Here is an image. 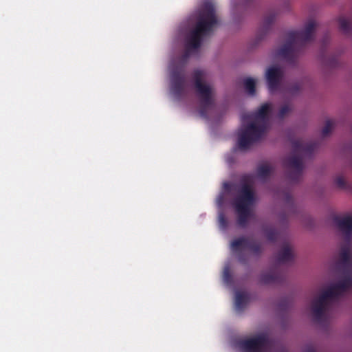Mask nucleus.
<instances>
[{
	"mask_svg": "<svg viewBox=\"0 0 352 352\" xmlns=\"http://www.w3.org/2000/svg\"><path fill=\"white\" fill-rule=\"evenodd\" d=\"M333 220L344 239V243L342 245L340 252V263L343 267L344 276L338 283L331 285L311 302V311L314 319L316 322L324 320L325 313L329 310L332 301L338 300L352 287V215L336 216Z\"/></svg>",
	"mask_w": 352,
	"mask_h": 352,
	"instance_id": "nucleus-1",
	"label": "nucleus"
},
{
	"mask_svg": "<svg viewBox=\"0 0 352 352\" xmlns=\"http://www.w3.org/2000/svg\"><path fill=\"white\" fill-rule=\"evenodd\" d=\"M271 112V104L265 103L256 111L243 116V122L246 120L251 122L239 132L237 146L239 150H247L261 139L268 129Z\"/></svg>",
	"mask_w": 352,
	"mask_h": 352,
	"instance_id": "nucleus-2",
	"label": "nucleus"
},
{
	"mask_svg": "<svg viewBox=\"0 0 352 352\" xmlns=\"http://www.w3.org/2000/svg\"><path fill=\"white\" fill-rule=\"evenodd\" d=\"M214 5L210 1L203 3L199 10L194 28L187 36L184 58H188L192 50H198L204 37L209 36L218 24Z\"/></svg>",
	"mask_w": 352,
	"mask_h": 352,
	"instance_id": "nucleus-3",
	"label": "nucleus"
},
{
	"mask_svg": "<svg viewBox=\"0 0 352 352\" xmlns=\"http://www.w3.org/2000/svg\"><path fill=\"white\" fill-rule=\"evenodd\" d=\"M316 26V22L309 20L304 30L287 32L286 42L278 50L276 55L289 63L294 64L300 52L305 49L308 43L314 40Z\"/></svg>",
	"mask_w": 352,
	"mask_h": 352,
	"instance_id": "nucleus-4",
	"label": "nucleus"
},
{
	"mask_svg": "<svg viewBox=\"0 0 352 352\" xmlns=\"http://www.w3.org/2000/svg\"><path fill=\"white\" fill-rule=\"evenodd\" d=\"M252 183L251 176H243L241 179L239 195L233 200V206L238 214L237 223L241 228L246 227L248 219L254 217L250 210V207L255 202V193Z\"/></svg>",
	"mask_w": 352,
	"mask_h": 352,
	"instance_id": "nucleus-5",
	"label": "nucleus"
},
{
	"mask_svg": "<svg viewBox=\"0 0 352 352\" xmlns=\"http://www.w3.org/2000/svg\"><path fill=\"white\" fill-rule=\"evenodd\" d=\"M293 154L284 160L285 166L294 168V171L288 173V177L293 182H297L300 178L303 169L302 159L298 154L299 153L311 155L317 146L316 142L304 144L301 140H297L292 142Z\"/></svg>",
	"mask_w": 352,
	"mask_h": 352,
	"instance_id": "nucleus-6",
	"label": "nucleus"
},
{
	"mask_svg": "<svg viewBox=\"0 0 352 352\" xmlns=\"http://www.w3.org/2000/svg\"><path fill=\"white\" fill-rule=\"evenodd\" d=\"M204 72L195 70L193 73V80L197 96L199 100V114L202 118H208V111L214 102V93L212 87L202 81Z\"/></svg>",
	"mask_w": 352,
	"mask_h": 352,
	"instance_id": "nucleus-7",
	"label": "nucleus"
},
{
	"mask_svg": "<svg viewBox=\"0 0 352 352\" xmlns=\"http://www.w3.org/2000/svg\"><path fill=\"white\" fill-rule=\"evenodd\" d=\"M230 248L232 252L237 254L238 261L242 264H247L248 256L241 252L242 249H248L256 256H259L263 248L260 243L250 240L245 236H241L232 240L230 243Z\"/></svg>",
	"mask_w": 352,
	"mask_h": 352,
	"instance_id": "nucleus-8",
	"label": "nucleus"
},
{
	"mask_svg": "<svg viewBox=\"0 0 352 352\" xmlns=\"http://www.w3.org/2000/svg\"><path fill=\"white\" fill-rule=\"evenodd\" d=\"M270 345V340L265 333H261L252 338L241 340L237 346L243 352H266Z\"/></svg>",
	"mask_w": 352,
	"mask_h": 352,
	"instance_id": "nucleus-9",
	"label": "nucleus"
},
{
	"mask_svg": "<svg viewBox=\"0 0 352 352\" xmlns=\"http://www.w3.org/2000/svg\"><path fill=\"white\" fill-rule=\"evenodd\" d=\"M267 87L270 92L278 89L283 77L282 69L278 66H272L267 69L265 74Z\"/></svg>",
	"mask_w": 352,
	"mask_h": 352,
	"instance_id": "nucleus-10",
	"label": "nucleus"
},
{
	"mask_svg": "<svg viewBox=\"0 0 352 352\" xmlns=\"http://www.w3.org/2000/svg\"><path fill=\"white\" fill-rule=\"evenodd\" d=\"M185 76L180 69H175L171 73V90L177 99H180L184 91Z\"/></svg>",
	"mask_w": 352,
	"mask_h": 352,
	"instance_id": "nucleus-11",
	"label": "nucleus"
},
{
	"mask_svg": "<svg viewBox=\"0 0 352 352\" xmlns=\"http://www.w3.org/2000/svg\"><path fill=\"white\" fill-rule=\"evenodd\" d=\"M276 19L274 13H270L264 17L261 27L259 28L255 38L254 45L261 41L270 32Z\"/></svg>",
	"mask_w": 352,
	"mask_h": 352,
	"instance_id": "nucleus-12",
	"label": "nucleus"
},
{
	"mask_svg": "<svg viewBox=\"0 0 352 352\" xmlns=\"http://www.w3.org/2000/svg\"><path fill=\"white\" fill-rule=\"evenodd\" d=\"M283 280L284 275L276 269H272L261 275V282L263 284L280 283Z\"/></svg>",
	"mask_w": 352,
	"mask_h": 352,
	"instance_id": "nucleus-13",
	"label": "nucleus"
},
{
	"mask_svg": "<svg viewBox=\"0 0 352 352\" xmlns=\"http://www.w3.org/2000/svg\"><path fill=\"white\" fill-rule=\"evenodd\" d=\"M294 259V254L290 246L288 244H285L281 250L278 252L276 256V261L278 263H287L292 261Z\"/></svg>",
	"mask_w": 352,
	"mask_h": 352,
	"instance_id": "nucleus-14",
	"label": "nucleus"
},
{
	"mask_svg": "<svg viewBox=\"0 0 352 352\" xmlns=\"http://www.w3.org/2000/svg\"><path fill=\"white\" fill-rule=\"evenodd\" d=\"M248 301V296L245 292H237L235 295V307L238 311H242Z\"/></svg>",
	"mask_w": 352,
	"mask_h": 352,
	"instance_id": "nucleus-15",
	"label": "nucleus"
},
{
	"mask_svg": "<svg viewBox=\"0 0 352 352\" xmlns=\"http://www.w3.org/2000/svg\"><path fill=\"white\" fill-rule=\"evenodd\" d=\"M272 172V167L267 164L258 165L256 170L258 177L262 180L267 179L270 176Z\"/></svg>",
	"mask_w": 352,
	"mask_h": 352,
	"instance_id": "nucleus-16",
	"label": "nucleus"
},
{
	"mask_svg": "<svg viewBox=\"0 0 352 352\" xmlns=\"http://www.w3.org/2000/svg\"><path fill=\"white\" fill-rule=\"evenodd\" d=\"M338 22L340 29L344 34H349L352 32V23L348 19L343 16L340 17Z\"/></svg>",
	"mask_w": 352,
	"mask_h": 352,
	"instance_id": "nucleus-17",
	"label": "nucleus"
},
{
	"mask_svg": "<svg viewBox=\"0 0 352 352\" xmlns=\"http://www.w3.org/2000/svg\"><path fill=\"white\" fill-rule=\"evenodd\" d=\"M244 87L247 93L254 96L256 92V81L252 78H247L243 81Z\"/></svg>",
	"mask_w": 352,
	"mask_h": 352,
	"instance_id": "nucleus-18",
	"label": "nucleus"
},
{
	"mask_svg": "<svg viewBox=\"0 0 352 352\" xmlns=\"http://www.w3.org/2000/svg\"><path fill=\"white\" fill-rule=\"evenodd\" d=\"M265 235L267 240L274 241L277 239L278 233L275 229L270 228L265 230Z\"/></svg>",
	"mask_w": 352,
	"mask_h": 352,
	"instance_id": "nucleus-19",
	"label": "nucleus"
},
{
	"mask_svg": "<svg viewBox=\"0 0 352 352\" xmlns=\"http://www.w3.org/2000/svg\"><path fill=\"white\" fill-rule=\"evenodd\" d=\"M292 111V107L289 104H284L281 107L279 110L278 117L280 119H283L287 114H288Z\"/></svg>",
	"mask_w": 352,
	"mask_h": 352,
	"instance_id": "nucleus-20",
	"label": "nucleus"
},
{
	"mask_svg": "<svg viewBox=\"0 0 352 352\" xmlns=\"http://www.w3.org/2000/svg\"><path fill=\"white\" fill-rule=\"evenodd\" d=\"M332 127H333V123H332L331 120H327L325 125L322 130V135L323 137L327 136L331 131Z\"/></svg>",
	"mask_w": 352,
	"mask_h": 352,
	"instance_id": "nucleus-21",
	"label": "nucleus"
},
{
	"mask_svg": "<svg viewBox=\"0 0 352 352\" xmlns=\"http://www.w3.org/2000/svg\"><path fill=\"white\" fill-rule=\"evenodd\" d=\"M301 89V85L298 82H295L290 85L288 89V92L292 95L297 94Z\"/></svg>",
	"mask_w": 352,
	"mask_h": 352,
	"instance_id": "nucleus-22",
	"label": "nucleus"
},
{
	"mask_svg": "<svg viewBox=\"0 0 352 352\" xmlns=\"http://www.w3.org/2000/svg\"><path fill=\"white\" fill-rule=\"evenodd\" d=\"M219 223L220 226L223 229H226L228 227V219L223 212L219 214Z\"/></svg>",
	"mask_w": 352,
	"mask_h": 352,
	"instance_id": "nucleus-23",
	"label": "nucleus"
},
{
	"mask_svg": "<svg viewBox=\"0 0 352 352\" xmlns=\"http://www.w3.org/2000/svg\"><path fill=\"white\" fill-rule=\"evenodd\" d=\"M335 182H336V184L339 188H345L346 183H345L344 179L342 177H341V176L337 177L336 178Z\"/></svg>",
	"mask_w": 352,
	"mask_h": 352,
	"instance_id": "nucleus-24",
	"label": "nucleus"
},
{
	"mask_svg": "<svg viewBox=\"0 0 352 352\" xmlns=\"http://www.w3.org/2000/svg\"><path fill=\"white\" fill-rule=\"evenodd\" d=\"M223 278L227 283H230L232 280V276L228 268H226L223 271Z\"/></svg>",
	"mask_w": 352,
	"mask_h": 352,
	"instance_id": "nucleus-25",
	"label": "nucleus"
},
{
	"mask_svg": "<svg viewBox=\"0 0 352 352\" xmlns=\"http://www.w3.org/2000/svg\"><path fill=\"white\" fill-rule=\"evenodd\" d=\"M223 186L226 190L230 191L232 189V184L230 183H225Z\"/></svg>",
	"mask_w": 352,
	"mask_h": 352,
	"instance_id": "nucleus-26",
	"label": "nucleus"
},
{
	"mask_svg": "<svg viewBox=\"0 0 352 352\" xmlns=\"http://www.w3.org/2000/svg\"><path fill=\"white\" fill-rule=\"evenodd\" d=\"M304 352H316V350L313 346H308L305 349Z\"/></svg>",
	"mask_w": 352,
	"mask_h": 352,
	"instance_id": "nucleus-27",
	"label": "nucleus"
},
{
	"mask_svg": "<svg viewBox=\"0 0 352 352\" xmlns=\"http://www.w3.org/2000/svg\"><path fill=\"white\" fill-rule=\"evenodd\" d=\"M287 198L288 201H289L290 199H292V197H291L289 195H287Z\"/></svg>",
	"mask_w": 352,
	"mask_h": 352,
	"instance_id": "nucleus-28",
	"label": "nucleus"
},
{
	"mask_svg": "<svg viewBox=\"0 0 352 352\" xmlns=\"http://www.w3.org/2000/svg\"><path fill=\"white\" fill-rule=\"evenodd\" d=\"M281 352H287V351H282Z\"/></svg>",
	"mask_w": 352,
	"mask_h": 352,
	"instance_id": "nucleus-29",
	"label": "nucleus"
}]
</instances>
